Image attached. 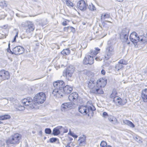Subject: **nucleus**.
<instances>
[{"mask_svg":"<svg viewBox=\"0 0 147 147\" xmlns=\"http://www.w3.org/2000/svg\"><path fill=\"white\" fill-rule=\"evenodd\" d=\"M79 53L80 55V57H81L82 55V53L80 51L79 52Z\"/></svg>","mask_w":147,"mask_h":147,"instance_id":"bf43d9fd","label":"nucleus"},{"mask_svg":"<svg viewBox=\"0 0 147 147\" xmlns=\"http://www.w3.org/2000/svg\"><path fill=\"white\" fill-rule=\"evenodd\" d=\"M66 147H71L69 144H68L66 146Z\"/></svg>","mask_w":147,"mask_h":147,"instance_id":"4d7b16f0","label":"nucleus"},{"mask_svg":"<svg viewBox=\"0 0 147 147\" xmlns=\"http://www.w3.org/2000/svg\"><path fill=\"white\" fill-rule=\"evenodd\" d=\"M141 97L144 102H147V89L143 90L141 93Z\"/></svg>","mask_w":147,"mask_h":147,"instance_id":"aec40b11","label":"nucleus"},{"mask_svg":"<svg viewBox=\"0 0 147 147\" xmlns=\"http://www.w3.org/2000/svg\"><path fill=\"white\" fill-rule=\"evenodd\" d=\"M18 37V33L17 32L16 34V35H15V36H14V37L16 38Z\"/></svg>","mask_w":147,"mask_h":147,"instance_id":"5fc2aeb1","label":"nucleus"},{"mask_svg":"<svg viewBox=\"0 0 147 147\" xmlns=\"http://www.w3.org/2000/svg\"><path fill=\"white\" fill-rule=\"evenodd\" d=\"M122 67V65L119 63L118 64L116 65L115 68V70L116 71H119L120 69H121Z\"/></svg>","mask_w":147,"mask_h":147,"instance_id":"cd10ccee","label":"nucleus"},{"mask_svg":"<svg viewBox=\"0 0 147 147\" xmlns=\"http://www.w3.org/2000/svg\"><path fill=\"white\" fill-rule=\"evenodd\" d=\"M57 128H58V129L59 130L60 129L63 128V127L62 126H59Z\"/></svg>","mask_w":147,"mask_h":147,"instance_id":"3c124183","label":"nucleus"},{"mask_svg":"<svg viewBox=\"0 0 147 147\" xmlns=\"http://www.w3.org/2000/svg\"><path fill=\"white\" fill-rule=\"evenodd\" d=\"M106 147H112L111 146L108 145Z\"/></svg>","mask_w":147,"mask_h":147,"instance_id":"680f3d73","label":"nucleus"},{"mask_svg":"<svg viewBox=\"0 0 147 147\" xmlns=\"http://www.w3.org/2000/svg\"><path fill=\"white\" fill-rule=\"evenodd\" d=\"M129 32V30L127 28H123L120 33V37L121 39L123 40L124 42H127V44H130L129 42H127Z\"/></svg>","mask_w":147,"mask_h":147,"instance_id":"1a4fd4ad","label":"nucleus"},{"mask_svg":"<svg viewBox=\"0 0 147 147\" xmlns=\"http://www.w3.org/2000/svg\"><path fill=\"white\" fill-rule=\"evenodd\" d=\"M16 38L14 37L13 40L11 41V42H15L16 41Z\"/></svg>","mask_w":147,"mask_h":147,"instance_id":"603ef678","label":"nucleus"},{"mask_svg":"<svg viewBox=\"0 0 147 147\" xmlns=\"http://www.w3.org/2000/svg\"><path fill=\"white\" fill-rule=\"evenodd\" d=\"M100 49L98 48H95L94 49H91L90 50V54L91 55H96L98 53V51H100Z\"/></svg>","mask_w":147,"mask_h":147,"instance_id":"5701e85b","label":"nucleus"},{"mask_svg":"<svg viewBox=\"0 0 147 147\" xmlns=\"http://www.w3.org/2000/svg\"><path fill=\"white\" fill-rule=\"evenodd\" d=\"M68 134L75 138H76L78 137V136L75 134L74 133L71 131L70 130L68 133Z\"/></svg>","mask_w":147,"mask_h":147,"instance_id":"e433bc0d","label":"nucleus"},{"mask_svg":"<svg viewBox=\"0 0 147 147\" xmlns=\"http://www.w3.org/2000/svg\"><path fill=\"white\" fill-rule=\"evenodd\" d=\"M105 22H107L111 23V22L110 21H108V20H105Z\"/></svg>","mask_w":147,"mask_h":147,"instance_id":"13d9d810","label":"nucleus"},{"mask_svg":"<svg viewBox=\"0 0 147 147\" xmlns=\"http://www.w3.org/2000/svg\"><path fill=\"white\" fill-rule=\"evenodd\" d=\"M33 102V100H32L31 98L29 97L24 98L22 100V103L23 104L26 106L31 105Z\"/></svg>","mask_w":147,"mask_h":147,"instance_id":"dca6fc26","label":"nucleus"},{"mask_svg":"<svg viewBox=\"0 0 147 147\" xmlns=\"http://www.w3.org/2000/svg\"><path fill=\"white\" fill-rule=\"evenodd\" d=\"M109 121L114 124H116L117 123V121L116 118L112 116H108Z\"/></svg>","mask_w":147,"mask_h":147,"instance_id":"412c9836","label":"nucleus"},{"mask_svg":"<svg viewBox=\"0 0 147 147\" xmlns=\"http://www.w3.org/2000/svg\"><path fill=\"white\" fill-rule=\"evenodd\" d=\"M119 63L123 65H127L128 63L127 61H125V60L123 59H121L118 62Z\"/></svg>","mask_w":147,"mask_h":147,"instance_id":"72a5a7b5","label":"nucleus"},{"mask_svg":"<svg viewBox=\"0 0 147 147\" xmlns=\"http://www.w3.org/2000/svg\"><path fill=\"white\" fill-rule=\"evenodd\" d=\"M6 35H5V36L4 37V38H6Z\"/></svg>","mask_w":147,"mask_h":147,"instance_id":"0e129e2a","label":"nucleus"},{"mask_svg":"<svg viewBox=\"0 0 147 147\" xmlns=\"http://www.w3.org/2000/svg\"><path fill=\"white\" fill-rule=\"evenodd\" d=\"M3 3H4V4H3V6L6 7L7 6V5L6 4L5 1H4Z\"/></svg>","mask_w":147,"mask_h":147,"instance_id":"09e8293b","label":"nucleus"},{"mask_svg":"<svg viewBox=\"0 0 147 147\" xmlns=\"http://www.w3.org/2000/svg\"><path fill=\"white\" fill-rule=\"evenodd\" d=\"M74 72V69L72 66H69L63 72V75L65 76L67 80L70 81L73 80L72 75Z\"/></svg>","mask_w":147,"mask_h":147,"instance_id":"0eeeda50","label":"nucleus"},{"mask_svg":"<svg viewBox=\"0 0 147 147\" xmlns=\"http://www.w3.org/2000/svg\"><path fill=\"white\" fill-rule=\"evenodd\" d=\"M67 6H69L73 7L74 6L73 4L69 0H65Z\"/></svg>","mask_w":147,"mask_h":147,"instance_id":"2f4dec72","label":"nucleus"},{"mask_svg":"<svg viewBox=\"0 0 147 147\" xmlns=\"http://www.w3.org/2000/svg\"><path fill=\"white\" fill-rule=\"evenodd\" d=\"M114 94H116L115 93V91H113L112 92V93L110 95V97L111 98H113V97H114V96L113 95H114Z\"/></svg>","mask_w":147,"mask_h":147,"instance_id":"37998d69","label":"nucleus"},{"mask_svg":"<svg viewBox=\"0 0 147 147\" xmlns=\"http://www.w3.org/2000/svg\"><path fill=\"white\" fill-rule=\"evenodd\" d=\"M115 43V40H111L108 41L104 55L106 60L109 59L114 54V51L113 46Z\"/></svg>","mask_w":147,"mask_h":147,"instance_id":"7ed1b4c3","label":"nucleus"},{"mask_svg":"<svg viewBox=\"0 0 147 147\" xmlns=\"http://www.w3.org/2000/svg\"><path fill=\"white\" fill-rule=\"evenodd\" d=\"M78 94L76 92H74L69 95L68 98L71 102L75 101L78 99Z\"/></svg>","mask_w":147,"mask_h":147,"instance_id":"a211bd4d","label":"nucleus"},{"mask_svg":"<svg viewBox=\"0 0 147 147\" xmlns=\"http://www.w3.org/2000/svg\"><path fill=\"white\" fill-rule=\"evenodd\" d=\"M62 24L64 26L67 25V23L66 21H64L62 23Z\"/></svg>","mask_w":147,"mask_h":147,"instance_id":"a18cd8bd","label":"nucleus"},{"mask_svg":"<svg viewBox=\"0 0 147 147\" xmlns=\"http://www.w3.org/2000/svg\"><path fill=\"white\" fill-rule=\"evenodd\" d=\"M79 141V144L81 146L82 144H86V138L84 137H81L78 140Z\"/></svg>","mask_w":147,"mask_h":147,"instance_id":"c85d7f7f","label":"nucleus"},{"mask_svg":"<svg viewBox=\"0 0 147 147\" xmlns=\"http://www.w3.org/2000/svg\"><path fill=\"white\" fill-rule=\"evenodd\" d=\"M64 129L63 133H67L68 131V129H66L64 128H63Z\"/></svg>","mask_w":147,"mask_h":147,"instance_id":"de8ad7c7","label":"nucleus"},{"mask_svg":"<svg viewBox=\"0 0 147 147\" xmlns=\"http://www.w3.org/2000/svg\"><path fill=\"white\" fill-rule=\"evenodd\" d=\"M110 15L107 13H105L104 15H102L100 18V20L102 21L105 19L106 18H109L110 17Z\"/></svg>","mask_w":147,"mask_h":147,"instance_id":"c756f323","label":"nucleus"},{"mask_svg":"<svg viewBox=\"0 0 147 147\" xmlns=\"http://www.w3.org/2000/svg\"><path fill=\"white\" fill-rule=\"evenodd\" d=\"M96 109L95 107L93 105L91 106L83 105L79 106L78 107L79 111L84 115H88L89 116L90 114H93V111Z\"/></svg>","mask_w":147,"mask_h":147,"instance_id":"20e7f679","label":"nucleus"},{"mask_svg":"<svg viewBox=\"0 0 147 147\" xmlns=\"http://www.w3.org/2000/svg\"><path fill=\"white\" fill-rule=\"evenodd\" d=\"M11 116L8 115H3L0 116V120H4L10 119Z\"/></svg>","mask_w":147,"mask_h":147,"instance_id":"a878e982","label":"nucleus"},{"mask_svg":"<svg viewBox=\"0 0 147 147\" xmlns=\"http://www.w3.org/2000/svg\"><path fill=\"white\" fill-rule=\"evenodd\" d=\"M103 116L104 117H106V116L108 117L107 113L105 112H104L103 113Z\"/></svg>","mask_w":147,"mask_h":147,"instance_id":"c03bdc74","label":"nucleus"},{"mask_svg":"<svg viewBox=\"0 0 147 147\" xmlns=\"http://www.w3.org/2000/svg\"><path fill=\"white\" fill-rule=\"evenodd\" d=\"M18 37V33L17 32L16 34V35H15V36H14V37L16 38Z\"/></svg>","mask_w":147,"mask_h":147,"instance_id":"864d4df0","label":"nucleus"},{"mask_svg":"<svg viewBox=\"0 0 147 147\" xmlns=\"http://www.w3.org/2000/svg\"><path fill=\"white\" fill-rule=\"evenodd\" d=\"M45 132L46 134H51L52 131L49 128H46L45 130Z\"/></svg>","mask_w":147,"mask_h":147,"instance_id":"f704fd0d","label":"nucleus"},{"mask_svg":"<svg viewBox=\"0 0 147 147\" xmlns=\"http://www.w3.org/2000/svg\"><path fill=\"white\" fill-rule=\"evenodd\" d=\"M22 25L23 27L26 28V31L27 33H30L33 31L35 28L34 24L31 21H26L23 22Z\"/></svg>","mask_w":147,"mask_h":147,"instance_id":"9d476101","label":"nucleus"},{"mask_svg":"<svg viewBox=\"0 0 147 147\" xmlns=\"http://www.w3.org/2000/svg\"><path fill=\"white\" fill-rule=\"evenodd\" d=\"M58 139L56 138H52L49 139V142L51 143H53L56 142L57 141H58Z\"/></svg>","mask_w":147,"mask_h":147,"instance_id":"c9c22d12","label":"nucleus"},{"mask_svg":"<svg viewBox=\"0 0 147 147\" xmlns=\"http://www.w3.org/2000/svg\"><path fill=\"white\" fill-rule=\"evenodd\" d=\"M129 38L131 41L135 45L139 41V37L138 34L135 32H133L131 33L129 36Z\"/></svg>","mask_w":147,"mask_h":147,"instance_id":"9b49d317","label":"nucleus"},{"mask_svg":"<svg viewBox=\"0 0 147 147\" xmlns=\"http://www.w3.org/2000/svg\"><path fill=\"white\" fill-rule=\"evenodd\" d=\"M4 99H6V104L7 103H8V100H12L13 99V98H9L8 99H6V98H4Z\"/></svg>","mask_w":147,"mask_h":147,"instance_id":"a19ab883","label":"nucleus"},{"mask_svg":"<svg viewBox=\"0 0 147 147\" xmlns=\"http://www.w3.org/2000/svg\"><path fill=\"white\" fill-rule=\"evenodd\" d=\"M89 9L92 11H95L96 10V8L92 3H91L88 7Z\"/></svg>","mask_w":147,"mask_h":147,"instance_id":"7c9ffc66","label":"nucleus"},{"mask_svg":"<svg viewBox=\"0 0 147 147\" xmlns=\"http://www.w3.org/2000/svg\"><path fill=\"white\" fill-rule=\"evenodd\" d=\"M88 87L90 89V91L92 93L99 94H103L104 93L102 89H99L97 87L96 81L93 78H91L88 80L87 82Z\"/></svg>","mask_w":147,"mask_h":147,"instance_id":"f03ea898","label":"nucleus"},{"mask_svg":"<svg viewBox=\"0 0 147 147\" xmlns=\"http://www.w3.org/2000/svg\"><path fill=\"white\" fill-rule=\"evenodd\" d=\"M140 41L141 42H143V43H145L144 42V40L142 39H141L140 40Z\"/></svg>","mask_w":147,"mask_h":147,"instance_id":"6e6d98bb","label":"nucleus"},{"mask_svg":"<svg viewBox=\"0 0 147 147\" xmlns=\"http://www.w3.org/2000/svg\"><path fill=\"white\" fill-rule=\"evenodd\" d=\"M61 107L64 109L70 108L71 107V104L70 103H65L62 104Z\"/></svg>","mask_w":147,"mask_h":147,"instance_id":"393cba45","label":"nucleus"},{"mask_svg":"<svg viewBox=\"0 0 147 147\" xmlns=\"http://www.w3.org/2000/svg\"><path fill=\"white\" fill-rule=\"evenodd\" d=\"M38 134L40 136H41L42 135V131H39L38 132Z\"/></svg>","mask_w":147,"mask_h":147,"instance_id":"8fccbe9b","label":"nucleus"},{"mask_svg":"<svg viewBox=\"0 0 147 147\" xmlns=\"http://www.w3.org/2000/svg\"><path fill=\"white\" fill-rule=\"evenodd\" d=\"M101 73L102 74L104 75L105 74V71L104 69H102L101 71Z\"/></svg>","mask_w":147,"mask_h":147,"instance_id":"49530a36","label":"nucleus"},{"mask_svg":"<svg viewBox=\"0 0 147 147\" xmlns=\"http://www.w3.org/2000/svg\"><path fill=\"white\" fill-rule=\"evenodd\" d=\"M107 80L100 78L96 82L97 87L99 89H102L101 88L104 87L107 84Z\"/></svg>","mask_w":147,"mask_h":147,"instance_id":"4468645a","label":"nucleus"},{"mask_svg":"<svg viewBox=\"0 0 147 147\" xmlns=\"http://www.w3.org/2000/svg\"><path fill=\"white\" fill-rule=\"evenodd\" d=\"M61 53L63 55H68L70 53V51L68 49H64L61 52Z\"/></svg>","mask_w":147,"mask_h":147,"instance_id":"bb28decb","label":"nucleus"},{"mask_svg":"<svg viewBox=\"0 0 147 147\" xmlns=\"http://www.w3.org/2000/svg\"><path fill=\"white\" fill-rule=\"evenodd\" d=\"M10 75L9 72L4 70L0 71V79L1 80H8L10 78Z\"/></svg>","mask_w":147,"mask_h":147,"instance_id":"f8f14e48","label":"nucleus"},{"mask_svg":"<svg viewBox=\"0 0 147 147\" xmlns=\"http://www.w3.org/2000/svg\"><path fill=\"white\" fill-rule=\"evenodd\" d=\"M25 49L22 47L20 46H16L13 49L12 51L10 48V42L8 44V48L7 49V52L11 54H14L16 55H19L23 53Z\"/></svg>","mask_w":147,"mask_h":147,"instance_id":"423d86ee","label":"nucleus"},{"mask_svg":"<svg viewBox=\"0 0 147 147\" xmlns=\"http://www.w3.org/2000/svg\"><path fill=\"white\" fill-rule=\"evenodd\" d=\"M46 96L45 94L43 92H39L35 95L34 97L33 102H37L40 104L43 103L45 100Z\"/></svg>","mask_w":147,"mask_h":147,"instance_id":"6e6552de","label":"nucleus"},{"mask_svg":"<svg viewBox=\"0 0 147 147\" xmlns=\"http://www.w3.org/2000/svg\"><path fill=\"white\" fill-rule=\"evenodd\" d=\"M69 26H68L67 27H65L63 28V30L66 32H67L68 29H69Z\"/></svg>","mask_w":147,"mask_h":147,"instance_id":"ea45409f","label":"nucleus"},{"mask_svg":"<svg viewBox=\"0 0 147 147\" xmlns=\"http://www.w3.org/2000/svg\"><path fill=\"white\" fill-rule=\"evenodd\" d=\"M75 147H80L78 146H76Z\"/></svg>","mask_w":147,"mask_h":147,"instance_id":"69168bd1","label":"nucleus"},{"mask_svg":"<svg viewBox=\"0 0 147 147\" xmlns=\"http://www.w3.org/2000/svg\"><path fill=\"white\" fill-rule=\"evenodd\" d=\"M105 24V23L104 22H102V25H103V26Z\"/></svg>","mask_w":147,"mask_h":147,"instance_id":"052dcab7","label":"nucleus"},{"mask_svg":"<svg viewBox=\"0 0 147 147\" xmlns=\"http://www.w3.org/2000/svg\"><path fill=\"white\" fill-rule=\"evenodd\" d=\"M1 120H0V124L1 123H2L1 122Z\"/></svg>","mask_w":147,"mask_h":147,"instance_id":"338daca9","label":"nucleus"},{"mask_svg":"<svg viewBox=\"0 0 147 147\" xmlns=\"http://www.w3.org/2000/svg\"><path fill=\"white\" fill-rule=\"evenodd\" d=\"M73 90L72 87L69 85H66L63 88L62 91L63 92L62 97L63 94L64 93L65 94H68L70 93Z\"/></svg>","mask_w":147,"mask_h":147,"instance_id":"f3484780","label":"nucleus"},{"mask_svg":"<svg viewBox=\"0 0 147 147\" xmlns=\"http://www.w3.org/2000/svg\"><path fill=\"white\" fill-rule=\"evenodd\" d=\"M94 62L93 56H91L89 55L86 56L83 60V63L85 65L88 64L92 65L93 63Z\"/></svg>","mask_w":147,"mask_h":147,"instance_id":"ddd939ff","label":"nucleus"},{"mask_svg":"<svg viewBox=\"0 0 147 147\" xmlns=\"http://www.w3.org/2000/svg\"><path fill=\"white\" fill-rule=\"evenodd\" d=\"M123 122L125 124L127 125L132 128L135 127L134 124L132 122L128 120H123Z\"/></svg>","mask_w":147,"mask_h":147,"instance_id":"4be33fe9","label":"nucleus"},{"mask_svg":"<svg viewBox=\"0 0 147 147\" xmlns=\"http://www.w3.org/2000/svg\"><path fill=\"white\" fill-rule=\"evenodd\" d=\"M107 145V143L106 142L102 141L101 142L100 145L102 147H104L106 146Z\"/></svg>","mask_w":147,"mask_h":147,"instance_id":"4c0bfd02","label":"nucleus"},{"mask_svg":"<svg viewBox=\"0 0 147 147\" xmlns=\"http://www.w3.org/2000/svg\"><path fill=\"white\" fill-rule=\"evenodd\" d=\"M72 139H72V138H71L70 139V140H72Z\"/></svg>","mask_w":147,"mask_h":147,"instance_id":"774afa93","label":"nucleus"},{"mask_svg":"<svg viewBox=\"0 0 147 147\" xmlns=\"http://www.w3.org/2000/svg\"><path fill=\"white\" fill-rule=\"evenodd\" d=\"M44 140H45V139H46V137H44Z\"/></svg>","mask_w":147,"mask_h":147,"instance_id":"e2e57ef3","label":"nucleus"},{"mask_svg":"<svg viewBox=\"0 0 147 147\" xmlns=\"http://www.w3.org/2000/svg\"><path fill=\"white\" fill-rule=\"evenodd\" d=\"M21 135L18 133L15 134L6 141L7 145L9 144L13 145L18 144L21 138Z\"/></svg>","mask_w":147,"mask_h":147,"instance_id":"39448f33","label":"nucleus"},{"mask_svg":"<svg viewBox=\"0 0 147 147\" xmlns=\"http://www.w3.org/2000/svg\"><path fill=\"white\" fill-rule=\"evenodd\" d=\"M16 109L17 110L22 111L25 109V107L24 106L19 105L16 107Z\"/></svg>","mask_w":147,"mask_h":147,"instance_id":"473e14b6","label":"nucleus"},{"mask_svg":"<svg viewBox=\"0 0 147 147\" xmlns=\"http://www.w3.org/2000/svg\"><path fill=\"white\" fill-rule=\"evenodd\" d=\"M53 85L54 88H53L52 94L57 98L62 97L63 92L61 91L65 85L64 82L61 80H57L53 83Z\"/></svg>","mask_w":147,"mask_h":147,"instance_id":"f257e3e1","label":"nucleus"},{"mask_svg":"<svg viewBox=\"0 0 147 147\" xmlns=\"http://www.w3.org/2000/svg\"><path fill=\"white\" fill-rule=\"evenodd\" d=\"M101 55L100 56H97L95 57V59L97 61H100L102 60V57H101Z\"/></svg>","mask_w":147,"mask_h":147,"instance_id":"58836bf2","label":"nucleus"},{"mask_svg":"<svg viewBox=\"0 0 147 147\" xmlns=\"http://www.w3.org/2000/svg\"><path fill=\"white\" fill-rule=\"evenodd\" d=\"M69 29H70L73 32H75V29L72 26L69 27Z\"/></svg>","mask_w":147,"mask_h":147,"instance_id":"79ce46f5","label":"nucleus"},{"mask_svg":"<svg viewBox=\"0 0 147 147\" xmlns=\"http://www.w3.org/2000/svg\"><path fill=\"white\" fill-rule=\"evenodd\" d=\"M113 100L115 103L117 104V105H123L125 104V102H123L121 99L118 96L114 97Z\"/></svg>","mask_w":147,"mask_h":147,"instance_id":"6ab92c4d","label":"nucleus"},{"mask_svg":"<svg viewBox=\"0 0 147 147\" xmlns=\"http://www.w3.org/2000/svg\"><path fill=\"white\" fill-rule=\"evenodd\" d=\"M60 134V132L58 128L56 127L53 129L52 134L54 136H58Z\"/></svg>","mask_w":147,"mask_h":147,"instance_id":"b1692460","label":"nucleus"},{"mask_svg":"<svg viewBox=\"0 0 147 147\" xmlns=\"http://www.w3.org/2000/svg\"><path fill=\"white\" fill-rule=\"evenodd\" d=\"M78 8L81 11H85L86 9V5L85 1L83 0L79 1L77 3Z\"/></svg>","mask_w":147,"mask_h":147,"instance_id":"2eb2a0df","label":"nucleus"}]
</instances>
